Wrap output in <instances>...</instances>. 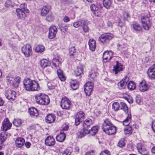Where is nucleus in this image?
Instances as JSON below:
<instances>
[{
    "label": "nucleus",
    "instance_id": "f257e3e1",
    "mask_svg": "<svg viewBox=\"0 0 155 155\" xmlns=\"http://www.w3.org/2000/svg\"><path fill=\"white\" fill-rule=\"evenodd\" d=\"M23 84L25 88L28 91H34L40 89L39 85L37 82L29 78L24 80Z\"/></svg>",
    "mask_w": 155,
    "mask_h": 155
},
{
    "label": "nucleus",
    "instance_id": "f03ea898",
    "mask_svg": "<svg viewBox=\"0 0 155 155\" xmlns=\"http://www.w3.org/2000/svg\"><path fill=\"white\" fill-rule=\"evenodd\" d=\"M102 127L103 131L108 135L114 134L116 131V127L111 123L108 119L104 120Z\"/></svg>",
    "mask_w": 155,
    "mask_h": 155
},
{
    "label": "nucleus",
    "instance_id": "7ed1b4c3",
    "mask_svg": "<svg viewBox=\"0 0 155 155\" xmlns=\"http://www.w3.org/2000/svg\"><path fill=\"white\" fill-rule=\"evenodd\" d=\"M35 99L36 102L41 105H47L50 102V99L48 96L42 93L38 94L35 95Z\"/></svg>",
    "mask_w": 155,
    "mask_h": 155
},
{
    "label": "nucleus",
    "instance_id": "20e7f679",
    "mask_svg": "<svg viewBox=\"0 0 155 155\" xmlns=\"http://www.w3.org/2000/svg\"><path fill=\"white\" fill-rule=\"evenodd\" d=\"M114 38V35L110 33H105L102 34L99 38L98 40L104 44H107Z\"/></svg>",
    "mask_w": 155,
    "mask_h": 155
},
{
    "label": "nucleus",
    "instance_id": "39448f33",
    "mask_svg": "<svg viewBox=\"0 0 155 155\" xmlns=\"http://www.w3.org/2000/svg\"><path fill=\"white\" fill-rule=\"evenodd\" d=\"M60 105L63 109L69 110L71 107V103L67 98L64 97L61 99Z\"/></svg>",
    "mask_w": 155,
    "mask_h": 155
},
{
    "label": "nucleus",
    "instance_id": "423d86ee",
    "mask_svg": "<svg viewBox=\"0 0 155 155\" xmlns=\"http://www.w3.org/2000/svg\"><path fill=\"white\" fill-rule=\"evenodd\" d=\"M21 51L26 57H29L32 54L31 47L30 45L26 44L22 48Z\"/></svg>",
    "mask_w": 155,
    "mask_h": 155
},
{
    "label": "nucleus",
    "instance_id": "0eeeda50",
    "mask_svg": "<svg viewBox=\"0 0 155 155\" xmlns=\"http://www.w3.org/2000/svg\"><path fill=\"white\" fill-rule=\"evenodd\" d=\"M142 24L143 28L146 30H149L151 26V21L147 17H143L141 18Z\"/></svg>",
    "mask_w": 155,
    "mask_h": 155
},
{
    "label": "nucleus",
    "instance_id": "6e6552de",
    "mask_svg": "<svg viewBox=\"0 0 155 155\" xmlns=\"http://www.w3.org/2000/svg\"><path fill=\"white\" fill-rule=\"evenodd\" d=\"M5 95L7 99L9 100H14L16 97V93L14 91L11 89L6 90Z\"/></svg>",
    "mask_w": 155,
    "mask_h": 155
},
{
    "label": "nucleus",
    "instance_id": "1a4fd4ad",
    "mask_svg": "<svg viewBox=\"0 0 155 155\" xmlns=\"http://www.w3.org/2000/svg\"><path fill=\"white\" fill-rule=\"evenodd\" d=\"M6 81L8 85L12 88H16L18 87V83L14 81V78L11 75H8L6 77Z\"/></svg>",
    "mask_w": 155,
    "mask_h": 155
},
{
    "label": "nucleus",
    "instance_id": "9d476101",
    "mask_svg": "<svg viewBox=\"0 0 155 155\" xmlns=\"http://www.w3.org/2000/svg\"><path fill=\"white\" fill-rule=\"evenodd\" d=\"M93 84L91 82H87L84 85V91L86 95L89 96L92 93Z\"/></svg>",
    "mask_w": 155,
    "mask_h": 155
},
{
    "label": "nucleus",
    "instance_id": "9b49d317",
    "mask_svg": "<svg viewBox=\"0 0 155 155\" xmlns=\"http://www.w3.org/2000/svg\"><path fill=\"white\" fill-rule=\"evenodd\" d=\"M57 32V29L55 26H51L49 28L48 38L50 39L54 38Z\"/></svg>",
    "mask_w": 155,
    "mask_h": 155
},
{
    "label": "nucleus",
    "instance_id": "f8f14e48",
    "mask_svg": "<svg viewBox=\"0 0 155 155\" xmlns=\"http://www.w3.org/2000/svg\"><path fill=\"white\" fill-rule=\"evenodd\" d=\"M129 80V78L127 76H125L120 82L118 83L117 85L118 88L120 89H124Z\"/></svg>",
    "mask_w": 155,
    "mask_h": 155
},
{
    "label": "nucleus",
    "instance_id": "ddd939ff",
    "mask_svg": "<svg viewBox=\"0 0 155 155\" xmlns=\"http://www.w3.org/2000/svg\"><path fill=\"white\" fill-rule=\"evenodd\" d=\"M116 64L114 65L113 67V72H114L116 74H118L121 71H123V65L119 63V61H116Z\"/></svg>",
    "mask_w": 155,
    "mask_h": 155
},
{
    "label": "nucleus",
    "instance_id": "4468645a",
    "mask_svg": "<svg viewBox=\"0 0 155 155\" xmlns=\"http://www.w3.org/2000/svg\"><path fill=\"white\" fill-rule=\"evenodd\" d=\"M12 126V124L10 123L8 118H6L3 121L2 129L3 130L6 131L10 129Z\"/></svg>",
    "mask_w": 155,
    "mask_h": 155
},
{
    "label": "nucleus",
    "instance_id": "2eb2a0df",
    "mask_svg": "<svg viewBox=\"0 0 155 155\" xmlns=\"http://www.w3.org/2000/svg\"><path fill=\"white\" fill-rule=\"evenodd\" d=\"M91 9L93 12V14L97 16H100L101 14L100 12V6L99 5L96 6L92 4L90 6Z\"/></svg>",
    "mask_w": 155,
    "mask_h": 155
},
{
    "label": "nucleus",
    "instance_id": "dca6fc26",
    "mask_svg": "<svg viewBox=\"0 0 155 155\" xmlns=\"http://www.w3.org/2000/svg\"><path fill=\"white\" fill-rule=\"evenodd\" d=\"M147 73L149 78L152 79H155V64L149 68Z\"/></svg>",
    "mask_w": 155,
    "mask_h": 155
},
{
    "label": "nucleus",
    "instance_id": "f3484780",
    "mask_svg": "<svg viewBox=\"0 0 155 155\" xmlns=\"http://www.w3.org/2000/svg\"><path fill=\"white\" fill-rule=\"evenodd\" d=\"M16 12L18 17L21 20H25V18L27 16L25 11H24L22 10L17 9L16 10Z\"/></svg>",
    "mask_w": 155,
    "mask_h": 155
},
{
    "label": "nucleus",
    "instance_id": "a211bd4d",
    "mask_svg": "<svg viewBox=\"0 0 155 155\" xmlns=\"http://www.w3.org/2000/svg\"><path fill=\"white\" fill-rule=\"evenodd\" d=\"M149 88V86L144 81L141 82L139 84V90L141 92H144L147 91Z\"/></svg>",
    "mask_w": 155,
    "mask_h": 155
},
{
    "label": "nucleus",
    "instance_id": "6ab92c4d",
    "mask_svg": "<svg viewBox=\"0 0 155 155\" xmlns=\"http://www.w3.org/2000/svg\"><path fill=\"white\" fill-rule=\"evenodd\" d=\"M28 112L31 117L34 118L38 117V111L37 109L35 107H31L28 109Z\"/></svg>",
    "mask_w": 155,
    "mask_h": 155
},
{
    "label": "nucleus",
    "instance_id": "aec40b11",
    "mask_svg": "<svg viewBox=\"0 0 155 155\" xmlns=\"http://www.w3.org/2000/svg\"><path fill=\"white\" fill-rule=\"evenodd\" d=\"M112 53L111 52L108 51L105 52L103 54V58L104 61L107 62L109 61L112 58Z\"/></svg>",
    "mask_w": 155,
    "mask_h": 155
},
{
    "label": "nucleus",
    "instance_id": "412c9836",
    "mask_svg": "<svg viewBox=\"0 0 155 155\" xmlns=\"http://www.w3.org/2000/svg\"><path fill=\"white\" fill-rule=\"evenodd\" d=\"M55 141L52 137L48 136L45 140V143L46 145H54Z\"/></svg>",
    "mask_w": 155,
    "mask_h": 155
},
{
    "label": "nucleus",
    "instance_id": "4be33fe9",
    "mask_svg": "<svg viewBox=\"0 0 155 155\" xmlns=\"http://www.w3.org/2000/svg\"><path fill=\"white\" fill-rule=\"evenodd\" d=\"M66 135L62 130L60 131V134L56 136L57 140L60 142H62L65 139Z\"/></svg>",
    "mask_w": 155,
    "mask_h": 155
},
{
    "label": "nucleus",
    "instance_id": "5701e85b",
    "mask_svg": "<svg viewBox=\"0 0 155 155\" xmlns=\"http://www.w3.org/2000/svg\"><path fill=\"white\" fill-rule=\"evenodd\" d=\"M88 44L90 49L92 51H94L96 47L95 41L93 39H90L89 41Z\"/></svg>",
    "mask_w": 155,
    "mask_h": 155
},
{
    "label": "nucleus",
    "instance_id": "b1692460",
    "mask_svg": "<svg viewBox=\"0 0 155 155\" xmlns=\"http://www.w3.org/2000/svg\"><path fill=\"white\" fill-rule=\"evenodd\" d=\"M55 116L52 114H49L45 118V121L48 123H51L55 120Z\"/></svg>",
    "mask_w": 155,
    "mask_h": 155
},
{
    "label": "nucleus",
    "instance_id": "393cba45",
    "mask_svg": "<svg viewBox=\"0 0 155 155\" xmlns=\"http://www.w3.org/2000/svg\"><path fill=\"white\" fill-rule=\"evenodd\" d=\"M60 30L62 32H65L68 29V25L65 23H60L58 24Z\"/></svg>",
    "mask_w": 155,
    "mask_h": 155
},
{
    "label": "nucleus",
    "instance_id": "a878e982",
    "mask_svg": "<svg viewBox=\"0 0 155 155\" xmlns=\"http://www.w3.org/2000/svg\"><path fill=\"white\" fill-rule=\"evenodd\" d=\"M83 69L82 67H78L74 71L75 75L77 77H79V78H80L81 77V74L83 73Z\"/></svg>",
    "mask_w": 155,
    "mask_h": 155
},
{
    "label": "nucleus",
    "instance_id": "bb28decb",
    "mask_svg": "<svg viewBox=\"0 0 155 155\" xmlns=\"http://www.w3.org/2000/svg\"><path fill=\"white\" fill-rule=\"evenodd\" d=\"M70 86L74 90L77 89L79 86L78 82L76 80H71L70 82Z\"/></svg>",
    "mask_w": 155,
    "mask_h": 155
},
{
    "label": "nucleus",
    "instance_id": "cd10ccee",
    "mask_svg": "<svg viewBox=\"0 0 155 155\" xmlns=\"http://www.w3.org/2000/svg\"><path fill=\"white\" fill-rule=\"evenodd\" d=\"M50 63L49 61L46 59H43L41 61L40 65L41 67L44 68L49 66Z\"/></svg>",
    "mask_w": 155,
    "mask_h": 155
},
{
    "label": "nucleus",
    "instance_id": "c85d7f7f",
    "mask_svg": "<svg viewBox=\"0 0 155 155\" xmlns=\"http://www.w3.org/2000/svg\"><path fill=\"white\" fill-rule=\"evenodd\" d=\"M98 131V127H94L91 128V130L89 129L87 130L88 134L92 136H94Z\"/></svg>",
    "mask_w": 155,
    "mask_h": 155
},
{
    "label": "nucleus",
    "instance_id": "c756f323",
    "mask_svg": "<svg viewBox=\"0 0 155 155\" xmlns=\"http://www.w3.org/2000/svg\"><path fill=\"white\" fill-rule=\"evenodd\" d=\"M69 55L70 56H76L77 54V52L75 47L73 46L70 48L69 49Z\"/></svg>",
    "mask_w": 155,
    "mask_h": 155
},
{
    "label": "nucleus",
    "instance_id": "7c9ffc66",
    "mask_svg": "<svg viewBox=\"0 0 155 155\" xmlns=\"http://www.w3.org/2000/svg\"><path fill=\"white\" fill-rule=\"evenodd\" d=\"M34 49L37 52L41 53L44 51L45 48L42 45H38L35 47Z\"/></svg>",
    "mask_w": 155,
    "mask_h": 155
},
{
    "label": "nucleus",
    "instance_id": "2f4dec72",
    "mask_svg": "<svg viewBox=\"0 0 155 155\" xmlns=\"http://www.w3.org/2000/svg\"><path fill=\"white\" fill-rule=\"evenodd\" d=\"M131 119V114L130 113H129L127 117L123 121V124L125 126H127L130 123Z\"/></svg>",
    "mask_w": 155,
    "mask_h": 155
},
{
    "label": "nucleus",
    "instance_id": "473e14b6",
    "mask_svg": "<svg viewBox=\"0 0 155 155\" xmlns=\"http://www.w3.org/2000/svg\"><path fill=\"white\" fill-rule=\"evenodd\" d=\"M112 3L111 0H104L103 1L104 6L107 9H109L110 8Z\"/></svg>",
    "mask_w": 155,
    "mask_h": 155
},
{
    "label": "nucleus",
    "instance_id": "72a5a7b5",
    "mask_svg": "<svg viewBox=\"0 0 155 155\" xmlns=\"http://www.w3.org/2000/svg\"><path fill=\"white\" fill-rule=\"evenodd\" d=\"M76 117L83 121L85 118V114L83 112L80 111L77 113Z\"/></svg>",
    "mask_w": 155,
    "mask_h": 155
},
{
    "label": "nucleus",
    "instance_id": "f704fd0d",
    "mask_svg": "<svg viewBox=\"0 0 155 155\" xmlns=\"http://www.w3.org/2000/svg\"><path fill=\"white\" fill-rule=\"evenodd\" d=\"M137 148L139 153L143 155L147 152V150L144 146H137Z\"/></svg>",
    "mask_w": 155,
    "mask_h": 155
},
{
    "label": "nucleus",
    "instance_id": "c9c22d12",
    "mask_svg": "<svg viewBox=\"0 0 155 155\" xmlns=\"http://www.w3.org/2000/svg\"><path fill=\"white\" fill-rule=\"evenodd\" d=\"M49 11V9L47 6H44L41 10V15L42 16H45L48 13Z\"/></svg>",
    "mask_w": 155,
    "mask_h": 155
},
{
    "label": "nucleus",
    "instance_id": "e433bc0d",
    "mask_svg": "<svg viewBox=\"0 0 155 155\" xmlns=\"http://www.w3.org/2000/svg\"><path fill=\"white\" fill-rule=\"evenodd\" d=\"M25 142V140L21 137L17 138L15 140V143L18 145H24Z\"/></svg>",
    "mask_w": 155,
    "mask_h": 155
},
{
    "label": "nucleus",
    "instance_id": "4c0bfd02",
    "mask_svg": "<svg viewBox=\"0 0 155 155\" xmlns=\"http://www.w3.org/2000/svg\"><path fill=\"white\" fill-rule=\"evenodd\" d=\"M6 139V135L4 132H2L0 134V145L2 144Z\"/></svg>",
    "mask_w": 155,
    "mask_h": 155
},
{
    "label": "nucleus",
    "instance_id": "58836bf2",
    "mask_svg": "<svg viewBox=\"0 0 155 155\" xmlns=\"http://www.w3.org/2000/svg\"><path fill=\"white\" fill-rule=\"evenodd\" d=\"M120 105V109L123 110L126 114H127L128 108L126 104L124 103L121 102Z\"/></svg>",
    "mask_w": 155,
    "mask_h": 155
},
{
    "label": "nucleus",
    "instance_id": "ea45409f",
    "mask_svg": "<svg viewBox=\"0 0 155 155\" xmlns=\"http://www.w3.org/2000/svg\"><path fill=\"white\" fill-rule=\"evenodd\" d=\"M136 86L134 83L132 81L129 82L127 84V88L130 90H133L135 89Z\"/></svg>",
    "mask_w": 155,
    "mask_h": 155
},
{
    "label": "nucleus",
    "instance_id": "a19ab883",
    "mask_svg": "<svg viewBox=\"0 0 155 155\" xmlns=\"http://www.w3.org/2000/svg\"><path fill=\"white\" fill-rule=\"evenodd\" d=\"M133 131L132 128L131 126L127 127L124 129V134L126 135L128 134L132 133Z\"/></svg>",
    "mask_w": 155,
    "mask_h": 155
},
{
    "label": "nucleus",
    "instance_id": "79ce46f5",
    "mask_svg": "<svg viewBox=\"0 0 155 155\" xmlns=\"http://www.w3.org/2000/svg\"><path fill=\"white\" fill-rule=\"evenodd\" d=\"M133 29L136 31H140L141 30V28L140 25L136 23H134L132 24Z\"/></svg>",
    "mask_w": 155,
    "mask_h": 155
},
{
    "label": "nucleus",
    "instance_id": "37998d69",
    "mask_svg": "<svg viewBox=\"0 0 155 155\" xmlns=\"http://www.w3.org/2000/svg\"><path fill=\"white\" fill-rule=\"evenodd\" d=\"M22 123V121L20 119H15L13 122V124L17 127L20 126Z\"/></svg>",
    "mask_w": 155,
    "mask_h": 155
},
{
    "label": "nucleus",
    "instance_id": "c03bdc74",
    "mask_svg": "<svg viewBox=\"0 0 155 155\" xmlns=\"http://www.w3.org/2000/svg\"><path fill=\"white\" fill-rule=\"evenodd\" d=\"M17 9H19L20 10H22L24 11H25L27 13L29 12V10L27 8L26 4H21L19 7V8H18Z\"/></svg>",
    "mask_w": 155,
    "mask_h": 155
},
{
    "label": "nucleus",
    "instance_id": "a18cd8bd",
    "mask_svg": "<svg viewBox=\"0 0 155 155\" xmlns=\"http://www.w3.org/2000/svg\"><path fill=\"white\" fill-rule=\"evenodd\" d=\"M52 64L55 67H59L60 64V62L58 59L55 58L53 59Z\"/></svg>",
    "mask_w": 155,
    "mask_h": 155
},
{
    "label": "nucleus",
    "instance_id": "49530a36",
    "mask_svg": "<svg viewBox=\"0 0 155 155\" xmlns=\"http://www.w3.org/2000/svg\"><path fill=\"white\" fill-rule=\"evenodd\" d=\"M112 108L115 111L118 110L120 107L119 104L117 102L114 103L112 105Z\"/></svg>",
    "mask_w": 155,
    "mask_h": 155
},
{
    "label": "nucleus",
    "instance_id": "de8ad7c7",
    "mask_svg": "<svg viewBox=\"0 0 155 155\" xmlns=\"http://www.w3.org/2000/svg\"><path fill=\"white\" fill-rule=\"evenodd\" d=\"M14 4L10 0H7L5 4V6L7 8L12 7Z\"/></svg>",
    "mask_w": 155,
    "mask_h": 155
},
{
    "label": "nucleus",
    "instance_id": "09e8293b",
    "mask_svg": "<svg viewBox=\"0 0 155 155\" xmlns=\"http://www.w3.org/2000/svg\"><path fill=\"white\" fill-rule=\"evenodd\" d=\"M79 134H78V137L80 138H81L82 137H83L85 136L86 135L88 134V133H86L84 130H83V129L81 131L79 132Z\"/></svg>",
    "mask_w": 155,
    "mask_h": 155
},
{
    "label": "nucleus",
    "instance_id": "8fccbe9b",
    "mask_svg": "<svg viewBox=\"0 0 155 155\" xmlns=\"http://www.w3.org/2000/svg\"><path fill=\"white\" fill-rule=\"evenodd\" d=\"M83 130H84L86 133H88L87 130L90 129L91 128L90 126H88V125L86 124L84 122L83 124Z\"/></svg>",
    "mask_w": 155,
    "mask_h": 155
},
{
    "label": "nucleus",
    "instance_id": "3c124183",
    "mask_svg": "<svg viewBox=\"0 0 155 155\" xmlns=\"http://www.w3.org/2000/svg\"><path fill=\"white\" fill-rule=\"evenodd\" d=\"M98 75V74L97 72H92L89 74V77L91 78L92 79H94Z\"/></svg>",
    "mask_w": 155,
    "mask_h": 155
},
{
    "label": "nucleus",
    "instance_id": "603ef678",
    "mask_svg": "<svg viewBox=\"0 0 155 155\" xmlns=\"http://www.w3.org/2000/svg\"><path fill=\"white\" fill-rule=\"evenodd\" d=\"M126 140L124 138L121 139L118 142V145H125Z\"/></svg>",
    "mask_w": 155,
    "mask_h": 155
},
{
    "label": "nucleus",
    "instance_id": "864d4df0",
    "mask_svg": "<svg viewBox=\"0 0 155 155\" xmlns=\"http://www.w3.org/2000/svg\"><path fill=\"white\" fill-rule=\"evenodd\" d=\"M84 122L88 125V126H90L92 124V121L90 119H86Z\"/></svg>",
    "mask_w": 155,
    "mask_h": 155
},
{
    "label": "nucleus",
    "instance_id": "5fc2aeb1",
    "mask_svg": "<svg viewBox=\"0 0 155 155\" xmlns=\"http://www.w3.org/2000/svg\"><path fill=\"white\" fill-rule=\"evenodd\" d=\"M129 17L128 14L127 12H124L122 15V18L124 20H127V18Z\"/></svg>",
    "mask_w": 155,
    "mask_h": 155
},
{
    "label": "nucleus",
    "instance_id": "6e6d98bb",
    "mask_svg": "<svg viewBox=\"0 0 155 155\" xmlns=\"http://www.w3.org/2000/svg\"><path fill=\"white\" fill-rule=\"evenodd\" d=\"M79 21L80 23H81L80 24L81 26L83 27L86 25H87V23L84 20H81Z\"/></svg>",
    "mask_w": 155,
    "mask_h": 155
},
{
    "label": "nucleus",
    "instance_id": "4d7b16f0",
    "mask_svg": "<svg viewBox=\"0 0 155 155\" xmlns=\"http://www.w3.org/2000/svg\"><path fill=\"white\" fill-rule=\"evenodd\" d=\"M82 121H83L82 120H81L80 119H79L77 117H76L75 119V124L76 126L78 125Z\"/></svg>",
    "mask_w": 155,
    "mask_h": 155
},
{
    "label": "nucleus",
    "instance_id": "13d9d810",
    "mask_svg": "<svg viewBox=\"0 0 155 155\" xmlns=\"http://www.w3.org/2000/svg\"><path fill=\"white\" fill-rule=\"evenodd\" d=\"M20 78L19 77H16L14 78V81L15 83H18V86L20 83Z\"/></svg>",
    "mask_w": 155,
    "mask_h": 155
},
{
    "label": "nucleus",
    "instance_id": "bf43d9fd",
    "mask_svg": "<svg viewBox=\"0 0 155 155\" xmlns=\"http://www.w3.org/2000/svg\"><path fill=\"white\" fill-rule=\"evenodd\" d=\"M100 155H110L109 152L107 150H104L102 152Z\"/></svg>",
    "mask_w": 155,
    "mask_h": 155
},
{
    "label": "nucleus",
    "instance_id": "052dcab7",
    "mask_svg": "<svg viewBox=\"0 0 155 155\" xmlns=\"http://www.w3.org/2000/svg\"><path fill=\"white\" fill-rule=\"evenodd\" d=\"M80 23H80V21H79L73 23V25L74 27L77 28L81 26Z\"/></svg>",
    "mask_w": 155,
    "mask_h": 155
},
{
    "label": "nucleus",
    "instance_id": "680f3d73",
    "mask_svg": "<svg viewBox=\"0 0 155 155\" xmlns=\"http://www.w3.org/2000/svg\"><path fill=\"white\" fill-rule=\"evenodd\" d=\"M87 25L83 26L82 27L83 30L85 32H87L88 31L89 28L87 26Z\"/></svg>",
    "mask_w": 155,
    "mask_h": 155
},
{
    "label": "nucleus",
    "instance_id": "e2e57ef3",
    "mask_svg": "<svg viewBox=\"0 0 155 155\" xmlns=\"http://www.w3.org/2000/svg\"><path fill=\"white\" fill-rule=\"evenodd\" d=\"M58 77L61 81H64L65 80V78L63 74L59 75Z\"/></svg>",
    "mask_w": 155,
    "mask_h": 155
},
{
    "label": "nucleus",
    "instance_id": "0e129e2a",
    "mask_svg": "<svg viewBox=\"0 0 155 155\" xmlns=\"http://www.w3.org/2000/svg\"><path fill=\"white\" fill-rule=\"evenodd\" d=\"M63 20L64 22H67L69 21L70 20V19L68 17L65 16Z\"/></svg>",
    "mask_w": 155,
    "mask_h": 155
},
{
    "label": "nucleus",
    "instance_id": "69168bd1",
    "mask_svg": "<svg viewBox=\"0 0 155 155\" xmlns=\"http://www.w3.org/2000/svg\"><path fill=\"white\" fill-rule=\"evenodd\" d=\"M57 73L58 76L63 74V71L60 69L57 70Z\"/></svg>",
    "mask_w": 155,
    "mask_h": 155
},
{
    "label": "nucleus",
    "instance_id": "338daca9",
    "mask_svg": "<svg viewBox=\"0 0 155 155\" xmlns=\"http://www.w3.org/2000/svg\"><path fill=\"white\" fill-rule=\"evenodd\" d=\"M53 18L51 15H49L48 16V17L47 18V19L48 21H51L52 20Z\"/></svg>",
    "mask_w": 155,
    "mask_h": 155
},
{
    "label": "nucleus",
    "instance_id": "774afa93",
    "mask_svg": "<svg viewBox=\"0 0 155 155\" xmlns=\"http://www.w3.org/2000/svg\"><path fill=\"white\" fill-rule=\"evenodd\" d=\"M151 127L153 131L155 132V121L153 123Z\"/></svg>",
    "mask_w": 155,
    "mask_h": 155
}]
</instances>
